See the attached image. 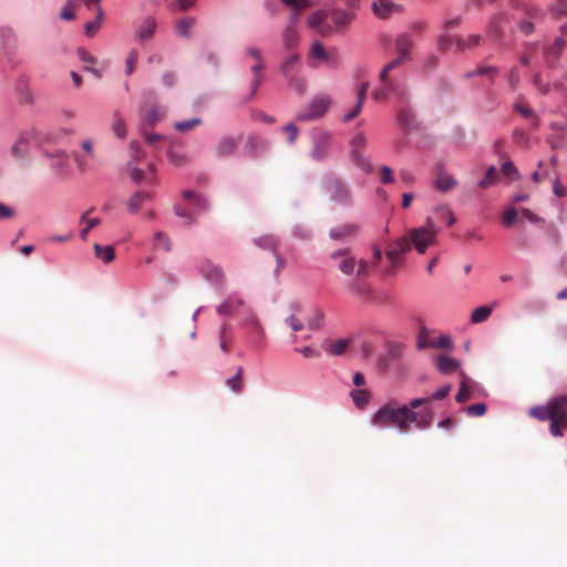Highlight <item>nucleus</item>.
<instances>
[{
    "mask_svg": "<svg viewBox=\"0 0 567 567\" xmlns=\"http://www.w3.org/2000/svg\"><path fill=\"white\" fill-rule=\"evenodd\" d=\"M546 12L543 8L524 1H514L512 21L517 31L524 35L529 37L536 33L537 29L542 25Z\"/></svg>",
    "mask_w": 567,
    "mask_h": 567,
    "instance_id": "obj_1",
    "label": "nucleus"
},
{
    "mask_svg": "<svg viewBox=\"0 0 567 567\" xmlns=\"http://www.w3.org/2000/svg\"><path fill=\"white\" fill-rule=\"evenodd\" d=\"M321 188L334 205L342 208H349L353 205L351 187L343 178L327 173L322 176Z\"/></svg>",
    "mask_w": 567,
    "mask_h": 567,
    "instance_id": "obj_2",
    "label": "nucleus"
},
{
    "mask_svg": "<svg viewBox=\"0 0 567 567\" xmlns=\"http://www.w3.org/2000/svg\"><path fill=\"white\" fill-rule=\"evenodd\" d=\"M184 200L190 204V209L183 208L181 205L173 206L174 214L184 219L188 225L196 223V216L210 209V203L207 196L193 189H184L182 192Z\"/></svg>",
    "mask_w": 567,
    "mask_h": 567,
    "instance_id": "obj_3",
    "label": "nucleus"
},
{
    "mask_svg": "<svg viewBox=\"0 0 567 567\" xmlns=\"http://www.w3.org/2000/svg\"><path fill=\"white\" fill-rule=\"evenodd\" d=\"M280 72L289 89L298 94L306 90L307 81L302 74V63L299 53H290L280 64Z\"/></svg>",
    "mask_w": 567,
    "mask_h": 567,
    "instance_id": "obj_4",
    "label": "nucleus"
},
{
    "mask_svg": "<svg viewBox=\"0 0 567 567\" xmlns=\"http://www.w3.org/2000/svg\"><path fill=\"white\" fill-rule=\"evenodd\" d=\"M439 231L440 228L432 217L426 218V226L412 228L414 249L417 254L423 255L426 252L427 248L436 241Z\"/></svg>",
    "mask_w": 567,
    "mask_h": 567,
    "instance_id": "obj_5",
    "label": "nucleus"
},
{
    "mask_svg": "<svg viewBox=\"0 0 567 567\" xmlns=\"http://www.w3.org/2000/svg\"><path fill=\"white\" fill-rule=\"evenodd\" d=\"M241 327L245 329L250 347L256 351L262 350L266 343V334L258 318L254 313L248 312L241 322Z\"/></svg>",
    "mask_w": 567,
    "mask_h": 567,
    "instance_id": "obj_6",
    "label": "nucleus"
},
{
    "mask_svg": "<svg viewBox=\"0 0 567 567\" xmlns=\"http://www.w3.org/2000/svg\"><path fill=\"white\" fill-rule=\"evenodd\" d=\"M198 271L216 292H224L226 288V276L221 266L214 264L208 258H205L200 261Z\"/></svg>",
    "mask_w": 567,
    "mask_h": 567,
    "instance_id": "obj_7",
    "label": "nucleus"
},
{
    "mask_svg": "<svg viewBox=\"0 0 567 567\" xmlns=\"http://www.w3.org/2000/svg\"><path fill=\"white\" fill-rule=\"evenodd\" d=\"M414 248L412 229L405 236H401L389 244L385 256L393 268H398L401 264V255L408 254Z\"/></svg>",
    "mask_w": 567,
    "mask_h": 567,
    "instance_id": "obj_8",
    "label": "nucleus"
},
{
    "mask_svg": "<svg viewBox=\"0 0 567 567\" xmlns=\"http://www.w3.org/2000/svg\"><path fill=\"white\" fill-rule=\"evenodd\" d=\"M330 104L331 99L328 95H317L297 114V118L303 122L315 121L326 114Z\"/></svg>",
    "mask_w": 567,
    "mask_h": 567,
    "instance_id": "obj_9",
    "label": "nucleus"
},
{
    "mask_svg": "<svg viewBox=\"0 0 567 567\" xmlns=\"http://www.w3.org/2000/svg\"><path fill=\"white\" fill-rule=\"evenodd\" d=\"M157 20L153 16L143 18L135 27V39L140 44L151 41L157 32Z\"/></svg>",
    "mask_w": 567,
    "mask_h": 567,
    "instance_id": "obj_10",
    "label": "nucleus"
},
{
    "mask_svg": "<svg viewBox=\"0 0 567 567\" xmlns=\"http://www.w3.org/2000/svg\"><path fill=\"white\" fill-rule=\"evenodd\" d=\"M271 143L258 135L251 134L247 136L246 150L251 159H261L270 150Z\"/></svg>",
    "mask_w": 567,
    "mask_h": 567,
    "instance_id": "obj_11",
    "label": "nucleus"
},
{
    "mask_svg": "<svg viewBox=\"0 0 567 567\" xmlns=\"http://www.w3.org/2000/svg\"><path fill=\"white\" fill-rule=\"evenodd\" d=\"M330 143V133L321 132L312 136V148L310 156L316 162H323Z\"/></svg>",
    "mask_w": 567,
    "mask_h": 567,
    "instance_id": "obj_12",
    "label": "nucleus"
},
{
    "mask_svg": "<svg viewBox=\"0 0 567 567\" xmlns=\"http://www.w3.org/2000/svg\"><path fill=\"white\" fill-rule=\"evenodd\" d=\"M399 125L405 133H410L419 128L416 113L411 106H403L396 115Z\"/></svg>",
    "mask_w": 567,
    "mask_h": 567,
    "instance_id": "obj_13",
    "label": "nucleus"
},
{
    "mask_svg": "<svg viewBox=\"0 0 567 567\" xmlns=\"http://www.w3.org/2000/svg\"><path fill=\"white\" fill-rule=\"evenodd\" d=\"M398 412L395 408H391L389 404L382 405L372 416L371 423L378 427H384L390 423L395 424Z\"/></svg>",
    "mask_w": 567,
    "mask_h": 567,
    "instance_id": "obj_14",
    "label": "nucleus"
},
{
    "mask_svg": "<svg viewBox=\"0 0 567 567\" xmlns=\"http://www.w3.org/2000/svg\"><path fill=\"white\" fill-rule=\"evenodd\" d=\"M245 305V300L237 293L231 292L227 298L216 307L219 316H231L238 308Z\"/></svg>",
    "mask_w": 567,
    "mask_h": 567,
    "instance_id": "obj_15",
    "label": "nucleus"
},
{
    "mask_svg": "<svg viewBox=\"0 0 567 567\" xmlns=\"http://www.w3.org/2000/svg\"><path fill=\"white\" fill-rule=\"evenodd\" d=\"M0 40L6 56H9L12 53H14L18 43V35L11 25L3 24L0 27Z\"/></svg>",
    "mask_w": 567,
    "mask_h": 567,
    "instance_id": "obj_16",
    "label": "nucleus"
},
{
    "mask_svg": "<svg viewBox=\"0 0 567 567\" xmlns=\"http://www.w3.org/2000/svg\"><path fill=\"white\" fill-rule=\"evenodd\" d=\"M414 45V41L412 39L411 33L403 32L400 33L395 39V48L399 52V59L402 62L412 60L411 50Z\"/></svg>",
    "mask_w": 567,
    "mask_h": 567,
    "instance_id": "obj_17",
    "label": "nucleus"
},
{
    "mask_svg": "<svg viewBox=\"0 0 567 567\" xmlns=\"http://www.w3.org/2000/svg\"><path fill=\"white\" fill-rule=\"evenodd\" d=\"M435 363H436L437 371L444 375L460 370V368L462 365L461 360L445 355V354L436 355Z\"/></svg>",
    "mask_w": 567,
    "mask_h": 567,
    "instance_id": "obj_18",
    "label": "nucleus"
},
{
    "mask_svg": "<svg viewBox=\"0 0 567 567\" xmlns=\"http://www.w3.org/2000/svg\"><path fill=\"white\" fill-rule=\"evenodd\" d=\"M439 173L434 181V187L441 193H447L457 185V179L451 175L444 173V165L440 163L437 166Z\"/></svg>",
    "mask_w": 567,
    "mask_h": 567,
    "instance_id": "obj_19",
    "label": "nucleus"
},
{
    "mask_svg": "<svg viewBox=\"0 0 567 567\" xmlns=\"http://www.w3.org/2000/svg\"><path fill=\"white\" fill-rule=\"evenodd\" d=\"M161 115L159 105H154L147 109L138 106V117L141 125L143 126H154L161 120Z\"/></svg>",
    "mask_w": 567,
    "mask_h": 567,
    "instance_id": "obj_20",
    "label": "nucleus"
},
{
    "mask_svg": "<svg viewBox=\"0 0 567 567\" xmlns=\"http://www.w3.org/2000/svg\"><path fill=\"white\" fill-rule=\"evenodd\" d=\"M237 140L233 136L221 137L215 148V155L218 158L229 157L235 153Z\"/></svg>",
    "mask_w": 567,
    "mask_h": 567,
    "instance_id": "obj_21",
    "label": "nucleus"
},
{
    "mask_svg": "<svg viewBox=\"0 0 567 567\" xmlns=\"http://www.w3.org/2000/svg\"><path fill=\"white\" fill-rule=\"evenodd\" d=\"M360 227L355 224H342L330 228L329 238L332 240H342L348 236H355Z\"/></svg>",
    "mask_w": 567,
    "mask_h": 567,
    "instance_id": "obj_22",
    "label": "nucleus"
},
{
    "mask_svg": "<svg viewBox=\"0 0 567 567\" xmlns=\"http://www.w3.org/2000/svg\"><path fill=\"white\" fill-rule=\"evenodd\" d=\"M398 9H400V6L392 0H375L372 2V11L380 19H386Z\"/></svg>",
    "mask_w": 567,
    "mask_h": 567,
    "instance_id": "obj_23",
    "label": "nucleus"
},
{
    "mask_svg": "<svg viewBox=\"0 0 567 567\" xmlns=\"http://www.w3.org/2000/svg\"><path fill=\"white\" fill-rule=\"evenodd\" d=\"M505 22V17L502 13L495 14L491 22L488 23L487 31L491 38L497 42L501 43L503 40V24Z\"/></svg>",
    "mask_w": 567,
    "mask_h": 567,
    "instance_id": "obj_24",
    "label": "nucleus"
},
{
    "mask_svg": "<svg viewBox=\"0 0 567 567\" xmlns=\"http://www.w3.org/2000/svg\"><path fill=\"white\" fill-rule=\"evenodd\" d=\"M556 412L557 411L551 404V400H549L545 405H535L530 408L528 414L538 421H549L556 414Z\"/></svg>",
    "mask_w": 567,
    "mask_h": 567,
    "instance_id": "obj_25",
    "label": "nucleus"
},
{
    "mask_svg": "<svg viewBox=\"0 0 567 567\" xmlns=\"http://www.w3.org/2000/svg\"><path fill=\"white\" fill-rule=\"evenodd\" d=\"M549 432L553 436H563L564 427H567V412H556V414L549 420Z\"/></svg>",
    "mask_w": 567,
    "mask_h": 567,
    "instance_id": "obj_26",
    "label": "nucleus"
},
{
    "mask_svg": "<svg viewBox=\"0 0 567 567\" xmlns=\"http://www.w3.org/2000/svg\"><path fill=\"white\" fill-rule=\"evenodd\" d=\"M152 198V194L147 190H137L135 192L130 199L127 200V210L131 214H136L142 204Z\"/></svg>",
    "mask_w": 567,
    "mask_h": 567,
    "instance_id": "obj_27",
    "label": "nucleus"
},
{
    "mask_svg": "<svg viewBox=\"0 0 567 567\" xmlns=\"http://www.w3.org/2000/svg\"><path fill=\"white\" fill-rule=\"evenodd\" d=\"M29 138L25 132L20 133L16 143L11 146L10 153L18 159H24L28 155Z\"/></svg>",
    "mask_w": 567,
    "mask_h": 567,
    "instance_id": "obj_28",
    "label": "nucleus"
},
{
    "mask_svg": "<svg viewBox=\"0 0 567 567\" xmlns=\"http://www.w3.org/2000/svg\"><path fill=\"white\" fill-rule=\"evenodd\" d=\"M398 417L395 419V424L398 427L402 429L406 425L408 422L417 421L419 412L410 410L409 405H402L396 409Z\"/></svg>",
    "mask_w": 567,
    "mask_h": 567,
    "instance_id": "obj_29",
    "label": "nucleus"
},
{
    "mask_svg": "<svg viewBox=\"0 0 567 567\" xmlns=\"http://www.w3.org/2000/svg\"><path fill=\"white\" fill-rule=\"evenodd\" d=\"M350 158L355 166L361 168L365 174H371L373 171L372 164L359 150H350Z\"/></svg>",
    "mask_w": 567,
    "mask_h": 567,
    "instance_id": "obj_30",
    "label": "nucleus"
},
{
    "mask_svg": "<svg viewBox=\"0 0 567 567\" xmlns=\"http://www.w3.org/2000/svg\"><path fill=\"white\" fill-rule=\"evenodd\" d=\"M495 306L496 302H493L492 305H483L476 307L471 315V321L473 323H482L486 321L491 313L493 312Z\"/></svg>",
    "mask_w": 567,
    "mask_h": 567,
    "instance_id": "obj_31",
    "label": "nucleus"
},
{
    "mask_svg": "<svg viewBox=\"0 0 567 567\" xmlns=\"http://www.w3.org/2000/svg\"><path fill=\"white\" fill-rule=\"evenodd\" d=\"M350 396L352 398L354 405L358 409L363 410L371 400V392L367 389H354L350 392Z\"/></svg>",
    "mask_w": 567,
    "mask_h": 567,
    "instance_id": "obj_32",
    "label": "nucleus"
},
{
    "mask_svg": "<svg viewBox=\"0 0 567 567\" xmlns=\"http://www.w3.org/2000/svg\"><path fill=\"white\" fill-rule=\"evenodd\" d=\"M254 244L262 250H269L274 255L278 252V240L274 235H262L254 239Z\"/></svg>",
    "mask_w": 567,
    "mask_h": 567,
    "instance_id": "obj_33",
    "label": "nucleus"
},
{
    "mask_svg": "<svg viewBox=\"0 0 567 567\" xmlns=\"http://www.w3.org/2000/svg\"><path fill=\"white\" fill-rule=\"evenodd\" d=\"M565 40L563 35L557 37L554 42L545 48L544 55L547 60L554 59L557 60L563 54Z\"/></svg>",
    "mask_w": 567,
    "mask_h": 567,
    "instance_id": "obj_34",
    "label": "nucleus"
},
{
    "mask_svg": "<svg viewBox=\"0 0 567 567\" xmlns=\"http://www.w3.org/2000/svg\"><path fill=\"white\" fill-rule=\"evenodd\" d=\"M198 55L199 59L209 65L213 70H218L220 68V59L212 49L204 47L200 49Z\"/></svg>",
    "mask_w": 567,
    "mask_h": 567,
    "instance_id": "obj_35",
    "label": "nucleus"
},
{
    "mask_svg": "<svg viewBox=\"0 0 567 567\" xmlns=\"http://www.w3.org/2000/svg\"><path fill=\"white\" fill-rule=\"evenodd\" d=\"M462 380L460 381V389L455 395V401L457 403H464L466 402L471 396V388L468 384L470 377L465 374L464 371H461Z\"/></svg>",
    "mask_w": 567,
    "mask_h": 567,
    "instance_id": "obj_36",
    "label": "nucleus"
},
{
    "mask_svg": "<svg viewBox=\"0 0 567 567\" xmlns=\"http://www.w3.org/2000/svg\"><path fill=\"white\" fill-rule=\"evenodd\" d=\"M94 254H95V257H97L105 264L113 261L115 258V250H114L113 246H111V245L102 246L100 244H95L94 245Z\"/></svg>",
    "mask_w": 567,
    "mask_h": 567,
    "instance_id": "obj_37",
    "label": "nucleus"
},
{
    "mask_svg": "<svg viewBox=\"0 0 567 567\" xmlns=\"http://www.w3.org/2000/svg\"><path fill=\"white\" fill-rule=\"evenodd\" d=\"M475 71L477 76H486L491 85L495 84V79L499 74V68L496 65L478 64Z\"/></svg>",
    "mask_w": 567,
    "mask_h": 567,
    "instance_id": "obj_38",
    "label": "nucleus"
},
{
    "mask_svg": "<svg viewBox=\"0 0 567 567\" xmlns=\"http://www.w3.org/2000/svg\"><path fill=\"white\" fill-rule=\"evenodd\" d=\"M309 55L312 59L326 62L327 64H331V60L329 54L327 53L321 41H315L310 48Z\"/></svg>",
    "mask_w": 567,
    "mask_h": 567,
    "instance_id": "obj_39",
    "label": "nucleus"
},
{
    "mask_svg": "<svg viewBox=\"0 0 567 567\" xmlns=\"http://www.w3.org/2000/svg\"><path fill=\"white\" fill-rule=\"evenodd\" d=\"M95 12H96L95 19L92 21H87L84 25L85 35L89 38L92 37L93 33L100 28L101 21L103 20V17H104V12H103V9L101 8V6L95 7Z\"/></svg>",
    "mask_w": 567,
    "mask_h": 567,
    "instance_id": "obj_40",
    "label": "nucleus"
},
{
    "mask_svg": "<svg viewBox=\"0 0 567 567\" xmlns=\"http://www.w3.org/2000/svg\"><path fill=\"white\" fill-rule=\"evenodd\" d=\"M357 267V259L351 256V254L347 255L344 258L340 259L338 262V269L347 275L351 276L354 274Z\"/></svg>",
    "mask_w": 567,
    "mask_h": 567,
    "instance_id": "obj_41",
    "label": "nucleus"
},
{
    "mask_svg": "<svg viewBox=\"0 0 567 567\" xmlns=\"http://www.w3.org/2000/svg\"><path fill=\"white\" fill-rule=\"evenodd\" d=\"M291 235L298 240L307 241L311 239L312 231L307 225L295 224L291 228Z\"/></svg>",
    "mask_w": 567,
    "mask_h": 567,
    "instance_id": "obj_42",
    "label": "nucleus"
},
{
    "mask_svg": "<svg viewBox=\"0 0 567 567\" xmlns=\"http://www.w3.org/2000/svg\"><path fill=\"white\" fill-rule=\"evenodd\" d=\"M141 105L144 109L152 107L154 105H158V94L154 89H144L141 93Z\"/></svg>",
    "mask_w": 567,
    "mask_h": 567,
    "instance_id": "obj_43",
    "label": "nucleus"
},
{
    "mask_svg": "<svg viewBox=\"0 0 567 567\" xmlns=\"http://www.w3.org/2000/svg\"><path fill=\"white\" fill-rule=\"evenodd\" d=\"M298 32L291 28H285L282 32V45L286 50H291L298 44Z\"/></svg>",
    "mask_w": 567,
    "mask_h": 567,
    "instance_id": "obj_44",
    "label": "nucleus"
},
{
    "mask_svg": "<svg viewBox=\"0 0 567 567\" xmlns=\"http://www.w3.org/2000/svg\"><path fill=\"white\" fill-rule=\"evenodd\" d=\"M17 92L19 95L20 101L25 103H32L33 102V95L31 91L27 86V80L21 76L19 78L17 82Z\"/></svg>",
    "mask_w": 567,
    "mask_h": 567,
    "instance_id": "obj_45",
    "label": "nucleus"
},
{
    "mask_svg": "<svg viewBox=\"0 0 567 567\" xmlns=\"http://www.w3.org/2000/svg\"><path fill=\"white\" fill-rule=\"evenodd\" d=\"M498 179V173H497V169L495 166H489L484 176L480 179L478 182V186L481 188H487L489 187L491 185H493L494 183H496Z\"/></svg>",
    "mask_w": 567,
    "mask_h": 567,
    "instance_id": "obj_46",
    "label": "nucleus"
},
{
    "mask_svg": "<svg viewBox=\"0 0 567 567\" xmlns=\"http://www.w3.org/2000/svg\"><path fill=\"white\" fill-rule=\"evenodd\" d=\"M433 411L431 409L425 408L424 410L419 413L417 421H414L416 423V427L420 430H426L432 425L433 422Z\"/></svg>",
    "mask_w": 567,
    "mask_h": 567,
    "instance_id": "obj_47",
    "label": "nucleus"
},
{
    "mask_svg": "<svg viewBox=\"0 0 567 567\" xmlns=\"http://www.w3.org/2000/svg\"><path fill=\"white\" fill-rule=\"evenodd\" d=\"M194 24L193 18H184L177 21L176 29L178 34L184 39H189L192 37V27Z\"/></svg>",
    "mask_w": 567,
    "mask_h": 567,
    "instance_id": "obj_48",
    "label": "nucleus"
},
{
    "mask_svg": "<svg viewBox=\"0 0 567 567\" xmlns=\"http://www.w3.org/2000/svg\"><path fill=\"white\" fill-rule=\"evenodd\" d=\"M350 344V339L340 338L333 344L326 348V351L331 355H341Z\"/></svg>",
    "mask_w": 567,
    "mask_h": 567,
    "instance_id": "obj_49",
    "label": "nucleus"
},
{
    "mask_svg": "<svg viewBox=\"0 0 567 567\" xmlns=\"http://www.w3.org/2000/svg\"><path fill=\"white\" fill-rule=\"evenodd\" d=\"M154 238H155V248H162L164 249L165 251H171L172 249V243H171V239L168 237V235L162 230H157L155 234H154Z\"/></svg>",
    "mask_w": 567,
    "mask_h": 567,
    "instance_id": "obj_50",
    "label": "nucleus"
},
{
    "mask_svg": "<svg viewBox=\"0 0 567 567\" xmlns=\"http://www.w3.org/2000/svg\"><path fill=\"white\" fill-rule=\"evenodd\" d=\"M200 123H202V118L200 117H193V118H189V120L176 122L174 124V128L177 132L185 133V132H187V131L198 126Z\"/></svg>",
    "mask_w": 567,
    "mask_h": 567,
    "instance_id": "obj_51",
    "label": "nucleus"
},
{
    "mask_svg": "<svg viewBox=\"0 0 567 567\" xmlns=\"http://www.w3.org/2000/svg\"><path fill=\"white\" fill-rule=\"evenodd\" d=\"M403 354V344L400 342H390L386 348V355L392 361L401 360Z\"/></svg>",
    "mask_w": 567,
    "mask_h": 567,
    "instance_id": "obj_52",
    "label": "nucleus"
},
{
    "mask_svg": "<svg viewBox=\"0 0 567 567\" xmlns=\"http://www.w3.org/2000/svg\"><path fill=\"white\" fill-rule=\"evenodd\" d=\"M241 374H243V368L239 367L237 369L236 373L226 380V385L233 392H239L241 390Z\"/></svg>",
    "mask_w": 567,
    "mask_h": 567,
    "instance_id": "obj_53",
    "label": "nucleus"
},
{
    "mask_svg": "<svg viewBox=\"0 0 567 567\" xmlns=\"http://www.w3.org/2000/svg\"><path fill=\"white\" fill-rule=\"evenodd\" d=\"M138 60V52L136 49H131L125 59V74L131 75L135 70V64Z\"/></svg>",
    "mask_w": 567,
    "mask_h": 567,
    "instance_id": "obj_54",
    "label": "nucleus"
},
{
    "mask_svg": "<svg viewBox=\"0 0 567 567\" xmlns=\"http://www.w3.org/2000/svg\"><path fill=\"white\" fill-rule=\"evenodd\" d=\"M431 347L451 351L453 349V342L449 334H441L436 340L431 341Z\"/></svg>",
    "mask_w": 567,
    "mask_h": 567,
    "instance_id": "obj_55",
    "label": "nucleus"
},
{
    "mask_svg": "<svg viewBox=\"0 0 567 567\" xmlns=\"http://www.w3.org/2000/svg\"><path fill=\"white\" fill-rule=\"evenodd\" d=\"M487 411V405L483 402L471 404L466 408V414L473 417L483 416Z\"/></svg>",
    "mask_w": 567,
    "mask_h": 567,
    "instance_id": "obj_56",
    "label": "nucleus"
},
{
    "mask_svg": "<svg viewBox=\"0 0 567 567\" xmlns=\"http://www.w3.org/2000/svg\"><path fill=\"white\" fill-rule=\"evenodd\" d=\"M166 155L168 157V161L174 165V166H183L187 158L184 154H181L176 151H174L172 147H169L166 152Z\"/></svg>",
    "mask_w": 567,
    "mask_h": 567,
    "instance_id": "obj_57",
    "label": "nucleus"
},
{
    "mask_svg": "<svg viewBox=\"0 0 567 567\" xmlns=\"http://www.w3.org/2000/svg\"><path fill=\"white\" fill-rule=\"evenodd\" d=\"M127 171L130 172L131 179L137 185L146 179L145 171L137 166H130V164H127Z\"/></svg>",
    "mask_w": 567,
    "mask_h": 567,
    "instance_id": "obj_58",
    "label": "nucleus"
},
{
    "mask_svg": "<svg viewBox=\"0 0 567 567\" xmlns=\"http://www.w3.org/2000/svg\"><path fill=\"white\" fill-rule=\"evenodd\" d=\"M403 62L399 59V58H395L393 60H391L389 63H386L382 70L380 71V74H379V78L381 81L385 82L388 80V75L389 73L394 70L395 68H398L399 65H401Z\"/></svg>",
    "mask_w": 567,
    "mask_h": 567,
    "instance_id": "obj_59",
    "label": "nucleus"
},
{
    "mask_svg": "<svg viewBox=\"0 0 567 567\" xmlns=\"http://www.w3.org/2000/svg\"><path fill=\"white\" fill-rule=\"evenodd\" d=\"M75 0H66L65 4L62 7L60 11V18L65 21H71L75 18V13L73 11V4Z\"/></svg>",
    "mask_w": 567,
    "mask_h": 567,
    "instance_id": "obj_60",
    "label": "nucleus"
},
{
    "mask_svg": "<svg viewBox=\"0 0 567 567\" xmlns=\"http://www.w3.org/2000/svg\"><path fill=\"white\" fill-rule=\"evenodd\" d=\"M281 130H282V132L288 134V137H287L288 144L289 145L295 144L298 133H299L298 126L295 123H288Z\"/></svg>",
    "mask_w": 567,
    "mask_h": 567,
    "instance_id": "obj_61",
    "label": "nucleus"
},
{
    "mask_svg": "<svg viewBox=\"0 0 567 567\" xmlns=\"http://www.w3.org/2000/svg\"><path fill=\"white\" fill-rule=\"evenodd\" d=\"M520 75L517 66H512L507 75V82L509 87L515 91L519 84Z\"/></svg>",
    "mask_w": 567,
    "mask_h": 567,
    "instance_id": "obj_62",
    "label": "nucleus"
},
{
    "mask_svg": "<svg viewBox=\"0 0 567 567\" xmlns=\"http://www.w3.org/2000/svg\"><path fill=\"white\" fill-rule=\"evenodd\" d=\"M323 322H324L323 312L317 310L313 313L312 318L309 320L308 327L310 330H319L323 326Z\"/></svg>",
    "mask_w": 567,
    "mask_h": 567,
    "instance_id": "obj_63",
    "label": "nucleus"
},
{
    "mask_svg": "<svg viewBox=\"0 0 567 567\" xmlns=\"http://www.w3.org/2000/svg\"><path fill=\"white\" fill-rule=\"evenodd\" d=\"M517 209L515 207H509L503 214V224L505 227H512L517 219Z\"/></svg>",
    "mask_w": 567,
    "mask_h": 567,
    "instance_id": "obj_64",
    "label": "nucleus"
}]
</instances>
